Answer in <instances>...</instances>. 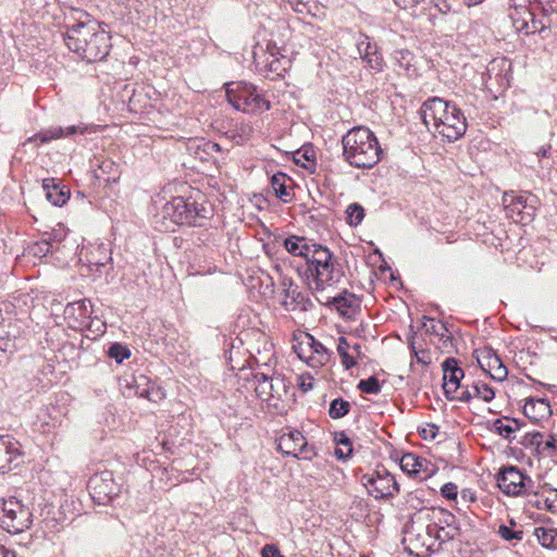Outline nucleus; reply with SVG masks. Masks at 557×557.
Returning <instances> with one entry per match:
<instances>
[{
  "label": "nucleus",
  "mask_w": 557,
  "mask_h": 557,
  "mask_svg": "<svg viewBox=\"0 0 557 557\" xmlns=\"http://www.w3.org/2000/svg\"><path fill=\"white\" fill-rule=\"evenodd\" d=\"M63 40L67 48L86 62H98L107 58L112 47L109 30L86 16V21L66 26Z\"/></svg>",
  "instance_id": "1"
},
{
  "label": "nucleus",
  "mask_w": 557,
  "mask_h": 557,
  "mask_svg": "<svg viewBox=\"0 0 557 557\" xmlns=\"http://www.w3.org/2000/svg\"><path fill=\"white\" fill-rule=\"evenodd\" d=\"M419 112L425 126H432L434 132L449 143L460 139L467 131L468 124L462 111L442 98L428 99Z\"/></svg>",
  "instance_id": "2"
},
{
  "label": "nucleus",
  "mask_w": 557,
  "mask_h": 557,
  "mask_svg": "<svg viewBox=\"0 0 557 557\" xmlns=\"http://www.w3.org/2000/svg\"><path fill=\"white\" fill-rule=\"evenodd\" d=\"M343 157L357 169H372L383 154L374 133L366 126H356L342 137Z\"/></svg>",
  "instance_id": "3"
},
{
  "label": "nucleus",
  "mask_w": 557,
  "mask_h": 557,
  "mask_svg": "<svg viewBox=\"0 0 557 557\" xmlns=\"http://www.w3.org/2000/svg\"><path fill=\"white\" fill-rule=\"evenodd\" d=\"M161 215L175 225L202 226L212 215V209L177 196L162 207Z\"/></svg>",
  "instance_id": "4"
},
{
  "label": "nucleus",
  "mask_w": 557,
  "mask_h": 557,
  "mask_svg": "<svg viewBox=\"0 0 557 557\" xmlns=\"http://www.w3.org/2000/svg\"><path fill=\"white\" fill-rule=\"evenodd\" d=\"M226 98L234 109L244 113H258L271 108L262 90L245 82L226 84Z\"/></svg>",
  "instance_id": "5"
},
{
  "label": "nucleus",
  "mask_w": 557,
  "mask_h": 557,
  "mask_svg": "<svg viewBox=\"0 0 557 557\" xmlns=\"http://www.w3.org/2000/svg\"><path fill=\"white\" fill-rule=\"evenodd\" d=\"M2 511L1 527L11 534H18L32 524L33 513L30 509L16 497L3 500Z\"/></svg>",
  "instance_id": "6"
},
{
  "label": "nucleus",
  "mask_w": 557,
  "mask_h": 557,
  "mask_svg": "<svg viewBox=\"0 0 557 557\" xmlns=\"http://www.w3.org/2000/svg\"><path fill=\"white\" fill-rule=\"evenodd\" d=\"M277 450L283 455L311 460L317 456V448L309 444L304 434L292 428H286L276 440Z\"/></svg>",
  "instance_id": "7"
},
{
  "label": "nucleus",
  "mask_w": 557,
  "mask_h": 557,
  "mask_svg": "<svg viewBox=\"0 0 557 557\" xmlns=\"http://www.w3.org/2000/svg\"><path fill=\"white\" fill-rule=\"evenodd\" d=\"M499 490L508 496L529 495L533 480L516 466L503 468L496 475Z\"/></svg>",
  "instance_id": "8"
},
{
  "label": "nucleus",
  "mask_w": 557,
  "mask_h": 557,
  "mask_svg": "<svg viewBox=\"0 0 557 557\" xmlns=\"http://www.w3.org/2000/svg\"><path fill=\"white\" fill-rule=\"evenodd\" d=\"M361 483L369 495L376 499L393 498L399 492L396 479L385 468H377L372 473L363 474Z\"/></svg>",
  "instance_id": "9"
},
{
  "label": "nucleus",
  "mask_w": 557,
  "mask_h": 557,
  "mask_svg": "<svg viewBox=\"0 0 557 557\" xmlns=\"http://www.w3.org/2000/svg\"><path fill=\"white\" fill-rule=\"evenodd\" d=\"M405 542H408L416 550L421 553H435V540L428 535L426 519L424 513L419 511L405 528ZM417 555L420 552L416 553Z\"/></svg>",
  "instance_id": "10"
},
{
  "label": "nucleus",
  "mask_w": 557,
  "mask_h": 557,
  "mask_svg": "<svg viewBox=\"0 0 557 557\" xmlns=\"http://www.w3.org/2000/svg\"><path fill=\"white\" fill-rule=\"evenodd\" d=\"M305 275L315 283L317 289L325 285H334L343 277L341 264L337 261L323 262V260H305Z\"/></svg>",
  "instance_id": "11"
},
{
  "label": "nucleus",
  "mask_w": 557,
  "mask_h": 557,
  "mask_svg": "<svg viewBox=\"0 0 557 557\" xmlns=\"http://www.w3.org/2000/svg\"><path fill=\"white\" fill-rule=\"evenodd\" d=\"M443 389L448 400H459L462 403H469L473 396L470 391L463 389L459 395H455L458 388L461 386L460 381L465 376L463 370L458 366L455 358H447L443 364Z\"/></svg>",
  "instance_id": "12"
},
{
  "label": "nucleus",
  "mask_w": 557,
  "mask_h": 557,
  "mask_svg": "<svg viewBox=\"0 0 557 557\" xmlns=\"http://www.w3.org/2000/svg\"><path fill=\"white\" fill-rule=\"evenodd\" d=\"M87 486L94 503L102 506L109 505L120 494L121 490L114 481L113 474L109 471L94 474Z\"/></svg>",
  "instance_id": "13"
},
{
  "label": "nucleus",
  "mask_w": 557,
  "mask_h": 557,
  "mask_svg": "<svg viewBox=\"0 0 557 557\" xmlns=\"http://www.w3.org/2000/svg\"><path fill=\"white\" fill-rule=\"evenodd\" d=\"M532 200L531 196L505 194L504 206L507 216L522 225L531 223L536 214V208Z\"/></svg>",
  "instance_id": "14"
},
{
  "label": "nucleus",
  "mask_w": 557,
  "mask_h": 557,
  "mask_svg": "<svg viewBox=\"0 0 557 557\" xmlns=\"http://www.w3.org/2000/svg\"><path fill=\"white\" fill-rule=\"evenodd\" d=\"M356 47L361 60L367 64V67L380 73L384 70L385 62L376 42L366 34H359Z\"/></svg>",
  "instance_id": "15"
},
{
  "label": "nucleus",
  "mask_w": 557,
  "mask_h": 557,
  "mask_svg": "<svg viewBox=\"0 0 557 557\" xmlns=\"http://www.w3.org/2000/svg\"><path fill=\"white\" fill-rule=\"evenodd\" d=\"M21 444L11 435H0V472L7 473L22 462Z\"/></svg>",
  "instance_id": "16"
},
{
  "label": "nucleus",
  "mask_w": 557,
  "mask_h": 557,
  "mask_svg": "<svg viewBox=\"0 0 557 557\" xmlns=\"http://www.w3.org/2000/svg\"><path fill=\"white\" fill-rule=\"evenodd\" d=\"M97 128H98V126H95V125L88 126L83 123H81L78 125L66 126V127H61V126L50 127L48 129L41 131V132L35 134L34 136L29 137L25 144L36 141V140H39L41 144H46L53 139H59V138H63V137H72L77 134L84 135L87 133H95V132H97Z\"/></svg>",
  "instance_id": "17"
},
{
  "label": "nucleus",
  "mask_w": 557,
  "mask_h": 557,
  "mask_svg": "<svg viewBox=\"0 0 557 557\" xmlns=\"http://www.w3.org/2000/svg\"><path fill=\"white\" fill-rule=\"evenodd\" d=\"M91 301L87 298L69 302L64 308V319L70 329L84 331L87 319L92 314Z\"/></svg>",
  "instance_id": "18"
},
{
  "label": "nucleus",
  "mask_w": 557,
  "mask_h": 557,
  "mask_svg": "<svg viewBox=\"0 0 557 557\" xmlns=\"http://www.w3.org/2000/svg\"><path fill=\"white\" fill-rule=\"evenodd\" d=\"M284 287L283 293L285 299L282 301V306L289 311L301 310L307 311L313 307L312 300L306 293L298 290V286L294 284L290 278H284L282 281Z\"/></svg>",
  "instance_id": "19"
},
{
  "label": "nucleus",
  "mask_w": 557,
  "mask_h": 557,
  "mask_svg": "<svg viewBox=\"0 0 557 557\" xmlns=\"http://www.w3.org/2000/svg\"><path fill=\"white\" fill-rule=\"evenodd\" d=\"M476 359L481 369L487 372L494 381L503 382L507 377V368L492 349L478 351Z\"/></svg>",
  "instance_id": "20"
},
{
  "label": "nucleus",
  "mask_w": 557,
  "mask_h": 557,
  "mask_svg": "<svg viewBox=\"0 0 557 557\" xmlns=\"http://www.w3.org/2000/svg\"><path fill=\"white\" fill-rule=\"evenodd\" d=\"M85 261L90 272H95L100 276L107 272L108 265L112 261L111 251L104 244L91 246L84 253Z\"/></svg>",
  "instance_id": "21"
},
{
  "label": "nucleus",
  "mask_w": 557,
  "mask_h": 557,
  "mask_svg": "<svg viewBox=\"0 0 557 557\" xmlns=\"http://www.w3.org/2000/svg\"><path fill=\"white\" fill-rule=\"evenodd\" d=\"M329 302L342 317L347 319H352L360 310L361 306V300L355 294L347 290L343 292L337 297H334Z\"/></svg>",
  "instance_id": "22"
},
{
  "label": "nucleus",
  "mask_w": 557,
  "mask_h": 557,
  "mask_svg": "<svg viewBox=\"0 0 557 557\" xmlns=\"http://www.w3.org/2000/svg\"><path fill=\"white\" fill-rule=\"evenodd\" d=\"M42 188L47 200L53 206L62 207L70 199V190L66 186L61 185L59 180L53 177L45 178L42 181Z\"/></svg>",
  "instance_id": "23"
},
{
  "label": "nucleus",
  "mask_w": 557,
  "mask_h": 557,
  "mask_svg": "<svg viewBox=\"0 0 557 557\" xmlns=\"http://www.w3.org/2000/svg\"><path fill=\"white\" fill-rule=\"evenodd\" d=\"M424 513L426 520L432 521L437 528H446L448 531L460 529L456 517L447 509L441 507H432L420 510Z\"/></svg>",
  "instance_id": "24"
},
{
  "label": "nucleus",
  "mask_w": 557,
  "mask_h": 557,
  "mask_svg": "<svg viewBox=\"0 0 557 557\" xmlns=\"http://www.w3.org/2000/svg\"><path fill=\"white\" fill-rule=\"evenodd\" d=\"M523 413L529 419L539 421L552 414L549 403L545 398H529L523 406Z\"/></svg>",
  "instance_id": "25"
},
{
  "label": "nucleus",
  "mask_w": 557,
  "mask_h": 557,
  "mask_svg": "<svg viewBox=\"0 0 557 557\" xmlns=\"http://www.w3.org/2000/svg\"><path fill=\"white\" fill-rule=\"evenodd\" d=\"M527 14L531 17L530 22L523 20L520 24L519 22H515V27L518 32H523L524 34H534V33H541L550 25L549 16L544 17L542 15L541 20H536L535 15L536 13H540L539 10H527Z\"/></svg>",
  "instance_id": "26"
},
{
  "label": "nucleus",
  "mask_w": 557,
  "mask_h": 557,
  "mask_svg": "<svg viewBox=\"0 0 557 557\" xmlns=\"http://www.w3.org/2000/svg\"><path fill=\"white\" fill-rule=\"evenodd\" d=\"M253 128L250 123L235 122L224 133L225 137L236 145H243L248 141L252 135Z\"/></svg>",
  "instance_id": "27"
},
{
  "label": "nucleus",
  "mask_w": 557,
  "mask_h": 557,
  "mask_svg": "<svg viewBox=\"0 0 557 557\" xmlns=\"http://www.w3.org/2000/svg\"><path fill=\"white\" fill-rule=\"evenodd\" d=\"M523 424V422L517 419L503 417L493 421L492 429L504 438L511 441L513 434L520 430Z\"/></svg>",
  "instance_id": "28"
},
{
  "label": "nucleus",
  "mask_w": 557,
  "mask_h": 557,
  "mask_svg": "<svg viewBox=\"0 0 557 557\" xmlns=\"http://www.w3.org/2000/svg\"><path fill=\"white\" fill-rule=\"evenodd\" d=\"M288 182H292V178L282 172L272 175L270 181L274 195L285 203L293 199V194L287 186Z\"/></svg>",
  "instance_id": "29"
},
{
  "label": "nucleus",
  "mask_w": 557,
  "mask_h": 557,
  "mask_svg": "<svg viewBox=\"0 0 557 557\" xmlns=\"http://www.w3.org/2000/svg\"><path fill=\"white\" fill-rule=\"evenodd\" d=\"M252 376L257 396L262 401L270 404L271 387H273V385L271 384L272 373L258 370L252 374Z\"/></svg>",
  "instance_id": "30"
},
{
  "label": "nucleus",
  "mask_w": 557,
  "mask_h": 557,
  "mask_svg": "<svg viewBox=\"0 0 557 557\" xmlns=\"http://www.w3.org/2000/svg\"><path fill=\"white\" fill-rule=\"evenodd\" d=\"M273 387H271L270 395V406L276 407V400H283L287 397L290 388L289 382L285 379L284 375L280 373L272 372V383Z\"/></svg>",
  "instance_id": "31"
},
{
  "label": "nucleus",
  "mask_w": 557,
  "mask_h": 557,
  "mask_svg": "<svg viewBox=\"0 0 557 557\" xmlns=\"http://www.w3.org/2000/svg\"><path fill=\"white\" fill-rule=\"evenodd\" d=\"M310 343H312V355H310L309 367L321 368L331 360L332 352L314 337Z\"/></svg>",
  "instance_id": "32"
},
{
  "label": "nucleus",
  "mask_w": 557,
  "mask_h": 557,
  "mask_svg": "<svg viewBox=\"0 0 557 557\" xmlns=\"http://www.w3.org/2000/svg\"><path fill=\"white\" fill-rule=\"evenodd\" d=\"M311 240L305 237L292 235L284 239V248L295 257H301L305 260Z\"/></svg>",
  "instance_id": "33"
},
{
  "label": "nucleus",
  "mask_w": 557,
  "mask_h": 557,
  "mask_svg": "<svg viewBox=\"0 0 557 557\" xmlns=\"http://www.w3.org/2000/svg\"><path fill=\"white\" fill-rule=\"evenodd\" d=\"M334 442L341 446L335 449V456L339 460H346L352 455V442L349 436L344 432L334 433Z\"/></svg>",
  "instance_id": "34"
},
{
  "label": "nucleus",
  "mask_w": 557,
  "mask_h": 557,
  "mask_svg": "<svg viewBox=\"0 0 557 557\" xmlns=\"http://www.w3.org/2000/svg\"><path fill=\"white\" fill-rule=\"evenodd\" d=\"M554 492V498H541L536 492H533L532 488L528 495V503L537 509H546L553 513H557V491Z\"/></svg>",
  "instance_id": "35"
},
{
  "label": "nucleus",
  "mask_w": 557,
  "mask_h": 557,
  "mask_svg": "<svg viewBox=\"0 0 557 557\" xmlns=\"http://www.w3.org/2000/svg\"><path fill=\"white\" fill-rule=\"evenodd\" d=\"M305 260H323V262L336 261L331 250L321 244L311 240Z\"/></svg>",
  "instance_id": "36"
},
{
  "label": "nucleus",
  "mask_w": 557,
  "mask_h": 557,
  "mask_svg": "<svg viewBox=\"0 0 557 557\" xmlns=\"http://www.w3.org/2000/svg\"><path fill=\"white\" fill-rule=\"evenodd\" d=\"M310 339H313V336L309 333H305L293 346V349L298 358L305 361L308 366L310 361V355H312V343H310Z\"/></svg>",
  "instance_id": "37"
},
{
  "label": "nucleus",
  "mask_w": 557,
  "mask_h": 557,
  "mask_svg": "<svg viewBox=\"0 0 557 557\" xmlns=\"http://www.w3.org/2000/svg\"><path fill=\"white\" fill-rule=\"evenodd\" d=\"M534 535L541 545L545 548H557V531L544 527H537L534 529Z\"/></svg>",
  "instance_id": "38"
},
{
  "label": "nucleus",
  "mask_w": 557,
  "mask_h": 557,
  "mask_svg": "<svg viewBox=\"0 0 557 557\" xmlns=\"http://www.w3.org/2000/svg\"><path fill=\"white\" fill-rule=\"evenodd\" d=\"M413 53L408 49H397L392 54V60L399 67L409 73L412 67Z\"/></svg>",
  "instance_id": "39"
},
{
  "label": "nucleus",
  "mask_w": 557,
  "mask_h": 557,
  "mask_svg": "<svg viewBox=\"0 0 557 557\" xmlns=\"http://www.w3.org/2000/svg\"><path fill=\"white\" fill-rule=\"evenodd\" d=\"M351 405L349 401L345 400L342 397L335 398L331 401L329 408V414L332 419H341L348 414L350 411Z\"/></svg>",
  "instance_id": "40"
},
{
  "label": "nucleus",
  "mask_w": 557,
  "mask_h": 557,
  "mask_svg": "<svg viewBox=\"0 0 557 557\" xmlns=\"http://www.w3.org/2000/svg\"><path fill=\"white\" fill-rule=\"evenodd\" d=\"M350 345L346 337L341 336L337 343V352L342 359V363L346 370L356 366V360L352 356L349 355L348 349Z\"/></svg>",
  "instance_id": "41"
},
{
  "label": "nucleus",
  "mask_w": 557,
  "mask_h": 557,
  "mask_svg": "<svg viewBox=\"0 0 557 557\" xmlns=\"http://www.w3.org/2000/svg\"><path fill=\"white\" fill-rule=\"evenodd\" d=\"M536 453L546 457L557 456V438L555 435L549 434L547 438L545 436L541 438Z\"/></svg>",
  "instance_id": "42"
},
{
  "label": "nucleus",
  "mask_w": 557,
  "mask_h": 557,
  "mask_svg": "<svg viewBox=\"0 0 557 557\" xmlns=\"http://www.w3.org/2000/svg\"><path fill=\"white\" fill-rule=\"evenodd\" d=\"M106 330H107L106 322H103L102 320H100L97 317H92V314H91L90 318L87 319L86 326L83 332H88L89 333V334H87L88 337L91 336L92 338H96V337L104 334Z\"/></svg>",
  "instance_id": "43"
},
{
  "label": "nucleus",
  "mask_w": 557,
  "mask_h": 557,
  "mask_svg": "<svg viewBox=\"0 0 557 557\" xmlns=\"http://www.w3.org/2000/svg\"><path fill=\"white\" fill-rule=\"evenodd\" d=\"M67 231L64 225L59 224L58 227L52 228L50 232H45L42 237L53 248L54 245L60 244L65 239Z\"/></svg>",
  "instance_id": "44"
},
{
  "label": "nucleus",
  "mask_w": 557,
  "mask_h": 557,
  "mask_svg": "<svg viewBox=\"0 0 557 557\" xmlns=\"http://www.w3.org/2000/svg\"><path fill=\"white\" fill-rule=\"evenodd\" d=\"M400 467L404 471L408 472L409 474H417L420 472L422 463L419 460V458L413 454H406L403 456L400 460Z\"/></svg>",
  "instance_id": "45"
},
{
  "label": "nucleus",
  "mask_w": 557,
  "mask_h": 557,
  "mask_svg": "<svg viewBox=\"0 0 557 557\" xmlns=\"http://www.w3.org/2000/svg\"><path fill=\"white\" fill-rule=\"evenodd\" d=\"M108 356L114 359L116 363H122L125 359L131 357V350L127 346L120 343H113L108 350Z\"/></svg>",
  "instance_id": "46"
},
{
  "label": "nucleus",
  "mask_w": 557,
  "mask_h": 557,
  "mask_svg": "<svg viewBox=\"0 0 557 557\" xmlns=\"http://www.w3.org/2000/svg\"><path fill=\"white\" fill-rule=\"evenodd\" d=\"M473 398L478 397L486 403L491 401L495 397L494 389L486 383L478 382L473 385V392L470 391Z\"/></svg>",
  "instance_id": "47"
},
{
  "label": "nucleus",
  "mask_w": 557,
  "mask_h": 557,
  "mask_svg": "<svg viewBox=\"0 0 557 557\" xmlns=\"http://www.w3.org/2000/svg\"><path fill=\"white\" fill-rule=\"evenodd\" d=\"M459 533L460 529H453V531H448L446 528H438V532L436 533L435 537H433L436 544V552L441 549L444 543L455 540L457 536H459Z\"/></svg>",
  "instance_id": "48"
},
{
  "label": "nucleus",
  "mask_w": 557,
  "mask_h": 557,
  "mask_svg": "<svg viewBox=\"0 0 557 557\" xmlns=\"http://www.w3.org/2000/svg\"><path fill=\"white\" fill-rule=\"evenodd\" d=\"M357 388L366 394H379L381 392V384L376 376H370L367 380H360Z\"/></svg>",
  "instance_id": "49"
},
{
  "label": "nucleus",
  "mask_w": 557,
  "mask_h": 557,
  "mask_svg": "<svg viewBox=\"0 0 557 557\" xmlns=\"http://www.w3.org/2000/svg\"><path fill=\"white\" fill-rule=\"evenodd\" d=\"M347 219L350 224L358 225L364 218L363 208L358 203H351L347 207Z\"/></svg>",
  "instance_id": "50"
},
{
  "label": "nucleus",
  "mask_w": 557,
  "mask_h": 557,
  "mask_svg": "<svg viewBox=\"0 0 557 557\" xmlns=\"http://www.w3.org/2000/svg\"><path fill=\"white\" fill-rule=\"evenodd\" d=\"M140 397L157 403L165 397V393L162 388L150 382L149 388L140 392Z\"/></svg>",
  "instance_id": "51"
},
{
  "label": "nucleus",
  "mask_w": 557,
  "mask_h": 557,
  "mask_svg": "<svg viewBox=\"0 0 557 557\" xmlns=\"http://www.w3.org/2000/svg\"><path fill=\"white\" fill-rule=\"evenodd\" d=\"M498 534L506 541H521L523 532L521 530H513L511 527L500 524L498 528Z\"/></svg>",
  "instance_id": "52"
},
{
  "label": "nucleus",
  "mask_w": 557,
  "mask_h": 557,
  "mask_svg": "<svg viewBox=\"0 0 557 557\" xmlns=\"http://www.w3.org/2000/svg\"><path fill=\"white\" fill-rule=\"evenodd\" d=\"M555 0H532V10H539L544 17L550 16L554 12Z\"/></svg>",
  "instance_id": "53"
},
{
  "label": "nucleus",
  "mask_w": 557,
  "mask_h": 557,
  "mask_svg": "<svg viewBox=\"0 0 557 557\" xmlns=\"http://www.w3.org/2000/svg\"><path fill=\"white\" fill-rule=\"evenodd\" d=\"M544 438V434L541 432H529L525 433L523 438L521 440V445H523L525 448H534L537 450L540 440Z\"/></svg>",
  "instance_id": "54"
},
{
  "label": "nucleus",
  "mask_w": 557,
  "mask_h": 557,
  "mask_svg": "<svg viewBox=\"0 0 557 557\" xmlns=\"http://www.w3.org/2000/svg\"><path fill=\"white\" fill-rule=\"evenodd\" d=\"M99 170H101V172L103 174H108V180H115L117 173H119V166L117 164L112 161L111 159H104L100 162V164L98 165Z\"/></svg>",
  "instance_id": "55"
},
{
  "label": "nucleus",
  "mask_w": 557,
  "mask_h": 557,
  "mask_svg": "<svg viewBox=\"0 0 557 557\" xmlns=\"http://www.w3.org/2000/svg\"><path fill=\"white\" fill-rule=\"evenodd\" d=\"M150 381L149 379L140 374L138 376H134L133 383L128 385L129 388L134 389V393L140 397V392L149 388Z\"/></svg>",
  "instance_id": "56"
},
{
  "label": "nucleus",
  "mask_w": 557,
  "mask_h": 557,
  "mask_svg": "<svg viewBox=\"0 0 557 557\" xmlns=\"http://www.w3.org/2000/svg\"><path fill=\"white\" fill-rule=\"evenodd\" d=\"M52 247L49 245V242H46L41 238L39 242L35 243L30 247V251L36 257H45L52 251Z\"/></svg>",
  "instance_id": "57"
},
{
  "label": "nucleus",
  "mask_w": 557,
  "mask_h": 557,
  "mask_svg": "<svg viewBox=\"0 0 557 557\" xmlns=\"http://www.w3.org/2000/svg\"><path fill=\"white\" fill-rule=\"evenodd\" d=\"M441 494L446 499L456 500L457 503H459V500H458V495H459L458 494V487L453 482H448V483L444 484L442 486V488H441Z\"/></svg>",
  "instance_id": "58"
},
{
  "label": "nucleus",
  "mask_w": 557,
  "mask_h": 557,
  "mask_svg": "<svg viewBox=\"0 0 557 557\" xmlns=\"http://www.w3.org/2000/svg\"><path fill=\"white\" fill-rule=\"evenodd\" d=\"M410 349H411V352L414 355L418 362L423 363V364H428L430 362L429 351H426L424 349L418 350L413 339L410 342Z\"/></svg>",
  "instance_id": "59"
},
{
  "label": "nucleus",
  "mask_w": 557,
  "mask_h": 557,
  "mask_svg": "<svg viewBox=\"0 0 557 557\" xmlns=\"http://www.w3.org/2000/svg\"><path fill=\"white\" fill-rule=\"evenodd\" d=\"M261 557H284L275 544H265L261 549Z\"/></svg>",
  "instance_id": "60"
},
{
  "label": "nucleus",
  "mask_w": 557,
  "mask_h": 557,
  "mask_svg": "<svg viewBox=\"0 0 557 557\" xmlns=\"http://www.w3.org/2000/svg\"><path fill=\"white\" fill-rule=\"evenodd\" d=\"M438 426L435 424H429L426 428H423L419 431V434L423 440H434L437 435Z\"/></svg>",
  "instance_id": "61"
},
{
  "label": "nucleus",
  "mask_w": 557,
  "mask_h": 557,
  "mask_svg": "<svg viewBox=\"0 0 557 557\" xmlns=\"http://www.w3.org/2000/svg\"><path fill=\"white\" fill-rule=\"evenodd\" d=\"M298 381H299V388L302 391V392H308L310 389H312L313 387V377L310 375V374H302L298 377Z\"/></svg>",
  "instance_id": "62"
},
{
  "label": "nucleus",
  "mask_w": 557,
  "mask_h": 557,
  "mask_svg": "<svg viewBox=\"0 0 557 557\" xmlns=\"http://www.w3.org/2000/svg\"><path fill=\"white\" fill-rule=\"evenodd\" d=\"M434 7L441 14H448L453 11V7L448 0H435Z\"/></svg>",
  "instance_id": "63"
},
{
  "label": "nucleus",
  "mask_w": 557,
  "mask_h": 557,
  "mask_svg": "<svg viewBox=\"0 0 557 557\" xmlns=\"http://www.w3.org/2000/svg\"><path fill=\"white\" fill-rule=\"evenodd\" d=\"M458 496L463 503L475 500V496L470 490H462Z\"/></svg>",
  "instance_id": "64"
}]
</instances>
